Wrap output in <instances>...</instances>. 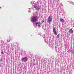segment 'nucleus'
Returning a JSON list of instances; mask_svg holds the SVG:
<instances>
[{
	"mask_svg": "<svg viewBox=\"0 0 74 74\" xmlns=\"http://www.w3.org/2000/svg\"><path fill=\"white\" fill-rule=\"evenodd\" d=\"M38 22H37L36 23V25H38Z\"/></svg>",
	"mask_w": 74,
	"mask_h": 74,
	"instance_id": "obj_12",
	"label": "nucleus"
},
{
	"mask_svg": "<svg viewBox=\"0 0 74 74\" xmlns=\"http://www.w3.org/2000/svg\"><path fill=\"white\" fill-rule=\"evenodd\" d=\"M52 21V16L50 15L48 17V18L47 22H48L49 24Z\"/></svg>",
	"mask_w": 74,
	"mask_h": 74,
	"instance_id": "obj_2",
	"label": "nucleus"
},
{
	"mask_svg": "<svg viewBox=\"0 0 74 74\" xmlns=\"http://www.w3.org/2000/svg\"><path fill=\"white\" fill-rule=\"evenodd\" d=\"M43 22H44V20L43 21Z\"/></svg>",
	"mask_w": 74,
	"mask_h": 74,
	"instance_id": "obj_16",
	"label": "nucleus"
},
{
	"mask_svg": "<svg viewBox=\"0 0 74 74\" xmlns=\"http://www.w3.org/2000/svg\"><path fill=\"white\" fill-rule=\"evenodd\" d=\"M60 22H64V19L63 18H60Z\"/></svg>",
	"mask_w": 74,
	"mask_h": 74,
	"instance_id": "obj_7",
	"label": "nucleus"
},
{
	"mask_svg": "<svg viewBox=\"0 0 74 74\" xmlns=\"http://www.w3.org/2000/svg\"><path fill=\"white\" fill-rule=\"evenodd\" d=\"M34 64V65H35L36 64Z\"/></svg>",
	"mask_w": 74,
	"mask_h": 74,
	"instance_id": "obj_13",
	"label": "nucleus"
},
{
	"mask_svg": "<svg viewBox=\"0 0 74 74\" xmlns=\"http://www.w3.org/2000/svg\"><path fill=\"white\" fill-rule=\"evenodd\" d=\"M38 20V17L37 16H34L32 18V21L34 22H37Z\"/></svg>",
	"mask_w": 74,
	"mask_h": 74,
	"instance_id": "obj_1",
	"label": "nucleus"
},
{
	"mask_svg": "<svg viewBox=\"0 0 74 74\" xmlns=\"http://www.w3.org/2000/svg\"><path fill=\"white\" fill-rule=\"evenodd\" d=\"M60 35V34H58L57 36V39L58 38H59V35Z\"/></svg>",
	"mask_w": 74,
	"mask_h": 74,
	"instance_id": "obj_10",
	"label": "nucleus"
},
{
	"mask_svg": "<svg viewBox=\"0 0 74 74\" xmlns=\"http://www.w3.org/2000/svg\"><path fill=\"white\" fill-rule=\"evenodd\" d=\"M34 8H35L36 9H37V10H40V8H39V6L38 5H35L34 6Z\"/></svg>",
	"mask_w": 74,
	"mask_h": 74,
	"instance_id": "obj_5",
	"label": "nucleus"
},
{
	"mask_svg": "<svg viewBox=\"0 0 74 74\" xmlns=\"http://www.w3.org/2000/svg\"><path fill=\"white\" fill-rule=\"evenodd\" d=\"M0 61H1V60H0Z\"/></svg>",
	"mask_w": 74,
	"mask_h": 74,
	"instance_id": "obj_15",
	"label": "nucleus"
},
{
	"mask_svg": "<svg viewBox=\"0 0 74 74\" xmlns=\"http://www.w3.org/2000/svg\"><path fill=\"white\" fill-rule=\"evenodd\" d=\"M27 59H28L27 57H24L22 59V62H27Z\"/></svg>",
	"mask_w": 74,
	"mask_h": 74,
	"instance_id": "obj_3",
	"label": "nucleus"
},
{
	"mask_svg": "<svg viewBox=\"0 0 74 74\" xmlns=\"http://www.w3.org/2000/svg\"><path fill=\"white\" fill-rule=\"evenodd\" d=\"M69 33H70L71 34L73 33V30L72 29H70L68 31Z\"/></svg>",
	"mask_w": 74,
	"mask_h": 74,
	"instance_id": "obj_6",
	"label": "nucleus"
},
{
	"mask_svg": "<svg viewBox=\"0 0 74 74\" xmlns=\"http://www.w3.org/2000/svg\"><path fill=\"white\" fill-rule=\"evenodd\" d=\"M38 26H40V25H41V23L40 22L39 23L38 22Z\"/></svg>",
	"mask_w": 74,
	"mask_h": 74,
	"instance_id": "obj_9",
	"label": "nucleus"
},
{
	"mask_svg": "<svg viewBox=\"0 0 74 74\" xmlns=\"http://www.w3.org/2000/svg\"><path fill=\"white\" fill-rule=\"evenodd\" d=\"M0 8H1V7H0Z\"/></svg>",
	"mask_w": 74,
	"mask_h": 74,
	"instance_id": "obj_14",
	"label": "nucleus"
},
{
	"mask_svg": "<svg viewBox=\"0 0 74 74\" xmlns=\"http://www.w3.org/2000/svg\"><path fill=\"white\" fill-rule=\"evenodd\" d=\"M3 53H4V51H2V52H1V54H2V55H3Z\"/></svg>",
	"mask_w": 74,
	"mask_h": 74,
	"instance_id": "obj_11",
	"label": "nucleus"
},
{
	"mask_svg": "<svg viewBox=\"0 0 74 74\" xmlns=\"http://www.w3.org/2000/svg\"><path fill=\"white\" fill-rule=\"evenodd\" d=\"M53 30L54 34L55 35H57V33L56 32V29H55V28H53Z\"/></svg>",
	"mask_w": 74,
	"mask_h": 74,
	"instance_id": "obj_4",
	"label": "nucleus"
},
{
	"mask_svg": "<svg viewBox=\"0 0 74 74\" xmlns=\"http://www.w3.org/2000/svg\"><path fill=\"white\" fill-rule=\"evenodd\" d=\"M69 51H70V52H71V53L73 54V53H74V52L73 50H69Z\"/></svg>",
	"mask_w": 74,
	"mask_h": 74,
	"instance_id": "obj_8",
	"label": "nucleus"
}]
</instances>
